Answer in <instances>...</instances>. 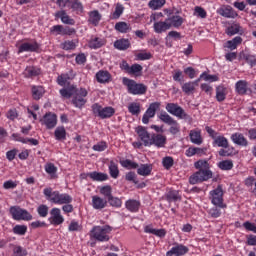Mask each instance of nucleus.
<instances>
[{
	"label": "nucleus",
	"mask_w": 256,
	"mask_h": 256,
	"mask_svg": "<svg viewBox=\"0 0 256 256\" xmlns=\"http://www.w3.org/2000/svg\"><path fill=\"white\" fill-rule=\"evenodd\" d=\"M43 93H45V89H43L42 86L32 87V96L33 99H36V101L43 97Z\"/></svg>",
	"instance_id": "obj_43"
},
{
	"label": "nucleus",
	"mask_w": 256,
	"mask_h": 256,
	"mask_svg": "<svg viewBox=\"0 0 256 256\" xmlns=\"http://www.w3.org/2000/svg\"><path fill=\"white\" fill-rule=\"evenodd\" d=\"M123 11H125V7H123V5L121 4L116 5L115 11L112 15L113 19H119V17L123 15Z\"/></svg>",
	"instance_id": "obj_56"
},
{
	"label": "nucleus",
	"mask_w": 256,
	"mask_h": 256,
	"mask_svg": "<svg viewBox=\"0 0 256 256\" xmlns=\"http://www.w3.org/2000/svg\"><path fill=\"white\" fill-rule=\"evenodd\" d=\"M241 32V26L239 24H233L226 29V33L229 37H233V35H237V33Z\"/></svg>",
	"instance_id": "obj_49"
},
{
	"label": "nucleus",
	"mask_w": 256,
	"mask_h": 256,
	"mask_svg": "<svg viewBox=\"0 0 256 256\" xmlns=\"http://www.w3.org/2000/svg\"><path fill=\"white\" fill-rule=\"evenodd\" d=\"M123 83L128 87V92L132 95H145L147 92V86L143 84H137L135 80L124 78Z\"/></svg>",
	"instance_id": "obj_8"
},
{
	"label": "nucleus",
	"mask_w": 256,
	"mask_h": 256,
	"mask_svg": "<svg viewBox=\"0 0 256 256\" xmlns=\"http://www.w3.org/2000/svg\"><path fill=\"white\" fill-rule=\"evenodd\" d=\"M166 21L168 22V25H170V29L171 27H175L177 29L183 25V17L179 15H172L166 18Z\"/></svg>",
	"instance_id": "obj_24"
},
{
	"label": "nucleus",
	"mask_w": 256,
	"mask_h": 256,
	"mask_svg": "<svg viewBox=\"0 0 256 256\" xmlns=\"http://www.w3.org/2000/svg\"><path fill=\"white\" fill-rule=\"evenodd\" d=\"M41 73V70L39 68H35L33 66H29L25 69L24 71V76L25 77H37Z\"/></svg>",
	"instance_id": "obj_42"
},
{
	"label": "nucleus",
	"mask_w": 256,
	"mask_h": 256,
	"mask_svg": "<svg viewBox=\"0 0 256 256\" xmlns=\"http://www.w3.org/2000/svg\"><path fill=\"white\" fill-rule=\"evenodd\" d=\"M158 118L162 123H165L166 125H169V133L171 135H177L181 132V126L179 125V122L177 120H174L171 115H169L167 112L163 111L159 114Z\"/></svg>",
	"instance_id": "obj_2"
},
{
	"label": "nucleus",
	"mask_w": 256,
	"mask_h": 256,
	"mask_svg": "<svg viewBox=\"0 0 256 256\" xmlns=\"http://www.w3.org/2000/svg\"><path fill=\"white\" fill-rule=\"evenodd\" d=\"M120 165L124 167L125 169H137L139 167V164L137 162H133L129 159L120 161Z\"/></svg>",
	"instance_id": "obj_50"
},
{
	"label": "nucleus",
	"mask_w": 256,
	"mask_h": 256,
	"mask_svg": "<svg viewBox=\"0 0 256 256\" xmlns=\"http://www.w3.org/2000/svg\"><path fill=\"white\" fill-rule=\"evenodd\" d=\"M43 193L48 201L55 203V205H68V203H73V197L67 193L53 191L51 188L44 189Z\"/></svg>",
	"instance_id": "obj_1"
},
{
	"label": "nucleus",
	"mask_w": 256,
	"mask_h": 256,
	"mask_svg": "<svg viewBox=\"0 0 256 256\" xmlns=\"http://www.w3.org/2000/svg\"><path fill=\"white\" fill-rule=\"evenodd\" d=\"M68 79H70L69 74H62V75L58 76L57 83L61 87H65V85H67Z\"/></svg>",
	"instance_id": "obj_63"
},
{
	"label": "nucleus",
	"mask_w": 256,
	"mask_h": 256,
	"mask_svg": "<svg viewBox=\"0 0 256 256\" xmlns=\"http://www.w3.org/2000/svg\"><path fill=\"white\" fill-rule=\"evenodd\" d=\"M88 21L94 25V27H97V25H99V21H101V13L97 10L90 11L88 13Z\"/></svg>",
	"instance_id": "obj_28"
},
{
	"label": "nucleus",
	"mask_w": 256,
	"mask_h": 256,
	"mask_svg": "<svg viewBox=\"0 0 256 256\" xmlns=\"http://www.w3.org/2000/svg\"><path fill=\"white\" fill-rule=\"evenodd\" d=\"M100 193H101V195L106 197L108 200L113 197V195L111 194L112 189H111V186H109V185L101 187L100 188Z\"/></svg>",
	"instance_id": "obj_54"
},
{
	"label": "nucleus",
	"mask_w": 256,
	"mask_h": 256,
	"mask_svg": "<svg viewBox=\"0 0 256 256\" xmlns=\"http://www.w3.org/2000/svg\"><path fill=\"white\" fill-rule=\"evenodd\" d=\"M213 179V172L211 169H201L192 174L189 178L190 185H197V183H203Z\"/></svg>",
	"instance_id": "obj_5"
},
{
	"label": "nucleus",
	"mask_w": 256,
	"mask_h": 256,
	"mask_svg": "<svg viewBox=\"0 0 256 256\" xmlns=\"http://www.w3.org/2000/svg\"><path fill=\"white\" fill-rule=\"evenodd\" d=\"M166 111L170 113V115H174L178 119H185L186 121H191V116L185 113V110L176 103H168L166 104Z\"/></svg>",
	"instance_id": "obj_7"
},
{
	"label": "nucleus",
	"mask_w": 256,
	"mask_h": 256,
	"mask_svg": "<svg viewBox=\"0 0 256 256\" xmlns=\"http://www.w3.org/2000/svg\"><path fill=\"white\" fill-rule=\"evenodd\" d=\"M242 41L243 39L240 36H236L232 40L227 41L224 47H227V49L233 51L237 49V45H239Z\"/></svg>",
	"instance_id": "obj_40"
},
{
	"label": "nucleus",
	"mask_w": 256,
	"mask_h": 256,
	"mask_svg": "<svg viewBox=\"0 0 256 256\" xmlns=\"http://www.w3.org/2000/svg\"><path fill=\"white\" fill-rule=\"evenodd\" d=\"M113 231V228L109 225L105 226H94L91 230V236L96 239V241H109V233Z\"/></svg>",
	"instance_id": "obj_4"
},
{
	"label": "nucleus",
	"mask_w": 256,
	"mask_h": 256,
	"mask_svg": "<svg viewBox=\"0 0 256 256\" xmlns=\"http://www.w3.org/2000/svg\"><path fill=\"white\" fill-rule=\"evenodd\" d=\"M136 133H137L140 141H142L144 147H151V135L147 131V128H145L143 126H138L136 128Z\"/></svg>",
	"instance_id": "obj_14"
},
{
	"label": "nucleus",
	"mask_w": 256,
	"mask_h": 256,
	"mask_svg": "<svg viewBox=\"0 0 256 256\" xmlns=\"http://www.w3.org/2000/svg\"><path fill=\"white\" fill-rule=\"evenodd\" d=\"M54 137L56 141H65V139H67V131L65 130V127L58 126L54 131Z\"/></svg>",
	"instance_id": "obj_31"
},
{
	"label": "nucleus",
	"mask_w": 256,
	"mask_h": 256,
	"mask_svg": "<svg viewBox=\"0 0 256 256\" xmlns=\"http://www.w3.org/2000/svg\"><path fill=\"white\" fill-rule=\"evenodd\" d=\"M43 123L47 127V129H54V127L57 126V115L53 113L45 114Z\"/></svg>",
	"instance_id": "obj_20"
},
{
	"label": "nucleus",
	"mask_w": 256,
	"mask_h": 256,
	"mask_svg": "<svg viewBox=\"0 0 256 256\" xmlns=\"http://www.w3.org/2000/svg\"><path fill=\"white\" fill-rule=\"evenodd\" d=\"M217 13L226 19H235L238 15L231 6H223L217 10Z\"/></svg>",
	"instance_id": "obj_19"
},
{
	"label": "nucleus",
	"mask_w": 256,
	"mask_h": 256,
	"mask_svg": "<svg viewBox=\"0 0 256 256\" xmlns=\"http://www.w3.org/2000/svg\"><path fill=\"white\" fill-rule=\"evenodd\" d=\"M13 233L14 235H20L23 236L25 233H27V226L26 225H16L13 227Z\"/></svg>",
	"instance_id": "obj_51"
},
{
	"label": "nucleus",
	"mask_w": 256,
	"mask_h": 256,
	"mask_svg": "<svg viewBox=\"0 0 256 256\" xmlns=\"http://www.w3.org/2000/svg\"><path fill=\"white\" fill-rule=\"evenodd\" d=\"M77 91V87L75 86H69L68 88H62L60 90V95L64 97L65 99H71L75 95V92Z\"/></svg>",
	"instance_id": "obj_34"
},
{
	"label": "nucleus",
	"mask_w": 256,
	"mask_h": 256,
	"mask_svg": "<svg viewBox=\"0 0 256 256\" xmlns=\"http://www.w3.org/2000/svg\"><path fill=\"white\" fill-rule=\"evenodd\" d=\"M115 30L119 33H129L131 31V25L126 22H117L115 24Z\"/></svg>",
	"instance_id": "obj_41"
},
{
	"label": "nucleus",
	"mask_w": 256,
	"mask_h": 256,
	"mask_svg": "<svg viewBox=\"0 0 256 256\" xmlns=\"http://www.w3.org/2000/svg\"><path fill=\"white\" fill-rule=\"evenodd\" d=\"M49 222L51 225H62L65 222V218L61 215V209L52 208L50 211Z\"/></svg>",
	"instance_id": "obj_15"
},
{
	"label": "nucleus",
	"mask_w": 256,
	"mask_h": 256,
	"mask_svg": "<svg viewBox=\"0 0 256 256\" xmlns=\"http://www.w3.org/2000/svg\"><path fill=\"white\" fill-rule=\"evenodd\" d=\"M68 3L72 5V9L77 13H83V4L79 0H68Z\"/></svg>",
	"instance_id": "obj_53"
},
{
	"label": "nucleus",
	"mask_w": 256,
	"mask_h": 256,
	"mask_svg": "<svg viewBox=\"0 0 256 256\" xmlns=\"http://www.w3.org/2000/svg\"><path fill=\"white\" fill-rule=\"evenodd\" d=\"M92 113L95 117H100V119H110L115 115V108L108 106H101L99 103H95L92 105Z\"/></svg>",
	"instance_id": "obj_6"
},
{
	"label": "nucleus",
	"mask_w": 256,
	"mask_h": 256,
	"mask_svg": "<svg viewBox=\"0 0 256 256\" xmlns=\"http://www.w3.org/2000/svg\"><path fill=\"white\" fill-rule=\"evenodd\" d=\"M151 171H153V166L151 164H141L137 169L138 175H141L142 177L151 175Z\"/></svg>",
	"instance_id": "obj_29"
},
{
	"label": "nucleus",
	"mask_w": 256,
	"mask_h": 256,
	"mask_svg": "<svg viewBox=\"0 0 256 256\" xmlns=\"http://www.w3.org/2000/svg\"><path fill=\"white\" fill-rule=\"evenodd\" d=\"M128 111L131 115H139L141 113V104L132 102L128 105Z\"/></svg>",
	"instance_id": "obj_44"
},
{
	"label": "nucleus",
	"mask_w": 256,
	"mask_h": 256,
	"mask_svg": "<svg viewBox=\"0 0 256 256\" xmlns=\"http://www.w3.org/2000/svg\"><path fill=\"white\" fill-rule=\"evenodd\" d=\"M45 171L48 173L49 176H51L52 179H55L57 177V168L55 167V164L48 163L45 165Z\"/></svg>",
	"instance_id": "obj_45"
},
{
	"label": "nucleus",
	"mask_w": 256,
	"mask_h": 256,
	"mask_svg": "<svg viewBox=\"0 0 256 256\" xmlns=\"http://www.w3.org/2000/svg\"><path fill=\"white\" fill-rule=\"evenodd\" d=\"M243 59H245L246 63H249L250 67L256 66V57L249 54H243Z\"/></svg>",
	"instance_id": "obj_60"
},
{
	"label": "nucleus",
	"mask_w": 256,
	"mask_h": 256,
	"mask_svg": "<svg viewBox=\"0 0 256 256\" xmlns=\"http://www.w3.org/2000/svg\"><path fill=\"white\" fill-rule=\"evenodd\" d=\"M189 137L191 143H194V145H201L203 143V137H201V131L199 130H191Z\"/></svg>",
	"instance_id": "obj_27"
},
{
	"label": "nucleus",
	"mask_w": 256,
	"mask_h": 256,
	"mask_svg": "<svg viewBox=\"0 0 256 256\" xmlns=\"http://www.w3.org/2000/svg\"><path fill=\"white\" fill-rule=\"evenodd\" d=\"M50 33H52V35H73V33H75V29L55 25L50 29Z\"/></svg>",
	"instance_id": "obj_18"
},
{
	"label": "nucleus",
	"mask_w": 256,
	"mask_h": 256,
	"mask_svg": "<svg viewBox=\"0 0 256 256\" xmlns=\"http://www.w3.org/2000/svg\"><path fill=\"white\" fill-rule=\"evenodd\" d=\"M166 201H168V203H177V201H181V195H179V191L170 190L166 194Z\"/></svg>",
	"instance_id": "obj_33"
},
{
	"label": "nucleus",
	"mask_w": 256,
	"mask_h": 256,
	"mask_svg": "<svg viewBox=\"0 0 256 256\" xmlns=\"http://www.w3.org/2000/svg\"><path fill=\"white\" fill-rule=\"evenodd\" d=\"M182 91L186 93V95H191V93L195 91V84L192 82L184 83L182 86Z\"/></svg>",
	"instance_id": "obj_52"
},
{
	"label": "nucleus",
	"mask_w": 256,
	"mask_h": 256,
	"mask_svg": "<svg viewBox=\"0 0 256 256\" xmlns=\"http://www.w3.org/2000/svg\"><path fill=\"white\" fill-rule=\"evenodd\" d=\"M126 209L131 211V213H137L139 211V207H141V203L137 200H128L125 203Z\"/></svg>",
	"instance_id": "obj_36"
},
{
	"label": "nucleus",
	"mask_w": 256,
	"mask_h": 256,
	"mask_svg": "<svg viewBox=\"0 0 256 256\" xmlns=\"http://www.w3.org/2000/svg\"><path fill=\"white\" fill-rule=\"evenodd\" d=\"M88 177H90V179H92V181H107V179H109V176L103 172H90L88 174Z\"/></svg>",
	"instance_id": "obj_32"
},
{
	"label": "nucleus",
	"mask_w": 256,
	"mask_h": 256,
	"mask_svg": "<svg viewBox=\"0 0 256 256\" xmlns=\"http://www.w3.org/2000/svg\"><path fill=\"white\" fill-rule=\"evenodd\" d=\"M108 202L110 203L111 207H121L123 205V202L118 197H111L108 199Z\"/></svg>",
	"instance_id": "obj_64"
},
{
	"label": "nucleus",
	"mask_w": 256,
	"mask_h": 256,
	"mask_svg": "<svg viewBox=\"0 0 256 256\" xmlns=\"http://www.w3.org/2000/svg\"><path fill=\"white\" fill-rule=\"evenodd\" d=\"M153 28L155 33L161 34L165 33V31H169V29H171V24H169L166 19L165 21L155 22Z\"/></svg>",
	"instance_id": "obj_21"
},
{
	"label": "nucleus",
	"mask_w": 256,
	"mask_h": 256,
	"mask_svg": "<svg viewBox=\"0 0 256 256\" xmlns=\"http://www.w3.org/2000/svg\"><path fill=\"white\" fill-rule=\"evenodd\" d=\"M189 253V248L185 245L178 244L172 247L167 253L166 256H183Z\"/></svg>",
	"instance_id": "obj_17"
},
{
	"label": "nucleus",
	"mask_w": 256,
	"mask_h": 256,
	"mask_svg": "<svg viewBox=\"0 0 256 256\" xmlns=\"http://www.w3.org/2000/svg\"><path fill=\"white\" fill-rule=\"evenodd\" d=\"M13 256H27V250L21 246H14Z\"/></svg>",
	"instance_id": "obj_55"
},
{
	"label": "nucleus",
	"mask_w": 256,
	"mask_h": 256,
	"mask_svg": "<svg viewBox=\"0 0 256 256\" xmlns=\"http://www.w3.org/2000/svg\"><path fill=\"white\" fill-rule=\"evenodd\" d=\"M231 139H232L233 143H235V145H240L242 147H247V145H248L247 138L245 136H243V134H241V133L232 134Z\"/></svg>",
	"instance_id": "obj_25"
},
{
	"label": "nucleus",
	"mask_w": 256,
	"mask_h": 256,
	"mask_svg": "<svg viewBox=\"0 0 256 256\" xmlns=\"http://www.w3.org/2000/svg\"><path fill=\"white\" fill-rule=\"evenodd\" d=\"M247 81L245 80H240L238 82H236L235 84V89H236V93H238V95H246L247 94Z\"/></svg>",
	"instance_id": "obj_35"
},
{
	"label": "nucleus",
	"mask_w": 256,
	"mask_h": 256,
	"mask_svg": "<svg viewBox=\"0 0 256 256\" xmlns=\"http://www.w3.org/2000/svg\"><path fill=\"white\" fill-rule=\"evenodd\" d=\"M56 17H59L62 23H65L66 25H73V23H75V20L71 19L65 10L57 12Z\"/></svg>",
	"instance_id": "obj_38"
},
{
	"label": "nucleus",
	"mask_w": 256,
	"mask_h": 256,
	"mask_svg": "<svg viewBox=\"0 0 256 256\" xmlns=\"http://www.w3.org/2000/svg\"><path fill=\"white\" fill-rule=\"evenodd\" d=\"M10 214L15 221H31L33 219V215L29 211L19 206L10 207Z\"/></svg>",
	"instance_id": "obj_9"
},
{
	"label": "nucleus",
	"mask_w": 256,
	"mask_h": 256,
	"mask_svg": "<svg viewBox=\"0 0 256 256\" xmlns=\"http://www.w3.org/2000/svg\"><path fill=\"white\" fill-rule=\"evenodd\" d=\"M109 173L113 179H117V177H119V167L113 161H110Z\"/></svg>",
	"instance_id": "obj_48"
},
{
	"label": "nucleus",
	"mask_w": 256,
	"mask_h": 256,
	"mask_svg": "<svg viewBox=\"0 0 256 256\" xmlns=\"http://www.w3.org/2000/svg\"><path fill=\"white\" fill-rule=\"evenodd\" d=\"M144 231L145 233L156 235V237H165V235H167V231L165 229H155L151 226H146Z\"/></svg>",
	"instance_id": "obj_37"
},
{
	"label": "nucleus",
	"mask_w": 256,
	"mask_h": 256,
	"mask_svg": "<svg viewBox=\"0 0 256 256\" xmlns=\"http://www.w3.org/2000/svg\"><path fill=\"white\" fill-rule=\"evenodd\" d=\"M206 131L208 135H210V137L213 139V147H222V149L229 148V140H227L225 136L220 135L218 132H216L209 126H206Z\"/></svg>",
	"instance_id": "obj_3"
},
{
	"label": "nucleus",
	"mask_w": 256,
	"mask_h": 256,
	"mask_svg": "<svg viewBox=\"0 0 256 256\" xmlns=\"http://www.w3.org/2000/svg\"><path fill=\"white\" fill-rule=\"evenodd\" d=\"M37 213L40 217H47V215H49V207L42 204L37 208Z\"/></svg>",
	"instance_id": "obj_57"
},
{
	"label": "nucleus",
	"mask_w": 256,
	"mask_h": 256,
	"mask_svg": "<svg viewBox=\"0 0 256 256\" xmlns=\"http://www.w3.org/2000/svg\"><path fill=\"white\" fill-rule=\"evenodd\" d=\"M218 167L222 171H231L233 169V161L232 160H223L218 163Z\"/></svg>",
	"instance_id": "obj_46"
},
{
	"label": "nucleus",
	"mask_w": 256,
	"mask_h": 256,
	"mask_svg": "<svg viewBox=\"0 0 256 256\" xmlns=\"http://www.w3.org/2000/svg\"><path fill=\"white\" fill-rule=\"evenodd\" d=\"M157 147L158 149H161L167 145V136L163 134H152L151 140H150V147L151 146Z\"/></svg>",
	"instance_id": "obj_16"
},
{
	"label": "nucleus",
	"mask_w": 256,
	"mask_h": 256,
	"mask_svg": "<svg viewBox=\"0 0 256 256\" xmlns=\"http://www.w3.org/2000/svg\"><path fill=\"white\" fill-rule=\"evenodd\" d=\"M105 45V40L99 37L92 38L89 41L90 49H101Z\"/></svg>",
	"instance_id": "obj_39"
},
{
	"label": "nucleus",
	"mask_w": 256,
	"mask_h": 256,
	"mask_svg": "<svg viewBox=\"0 0 256 256\" xmlns=\"http://www.w3.org/2000/svg\"><path fill=\"white\" fill-rule=\"evenodd\" d=\"M173 163H174V160H173V157L171 156H166L162 160V165L166 169H171L173 167Z\"/></svg>",
	"instance_id": "obj_58"
},
{
	"label": "nucleus",
	"mask_w": 256,
	"mask_h": 256,
	"mask_svg": "<svg viewBox=\"0 0 256 256\" xmlns=\"http://www.w3.org/2000/svg\"><path fill=\"white\" fill-rule=\"evenodd\" d=\"M194 15H196V17H200V19H205V17H207V12L202 7L196 6L194 9Z\"/></svg>",
	"instance_id": "obj_59"
},
{
	"label": "nucleus",
	"mask_w": 256,
	"mask_h": 256,
	"mask_svg": "<svg viewBox=\"0 0 256 256\" xmlns=\"http://www.w3.org/2000/svg\"><path fill=\"white\" fill-rule=\"evenodd\" d=\"M115 49H118V51H127L129 47H131V42L129 39H119L114 42Z\"/></svg>",
	"instance_id": "obj_26"
},
{
	"label": "nucleus",
	"mask_w": 256,
	"mask_h": 256,
	"mask_svg": "<svg viewBox=\"0 0 256 256\" xmlns=\"http://www.w3.org/2000/svg\"><path fill=\"white\" fill-rule=\"evenodd\" d=\"M39 51V43L35 40L22 42L18 46V54L20 53H36Z\"/></svg>",
	"instance_id": "obj_12"
},
{
	"label": "nucleus",
	"mask_w": 256,
	"mask_h": 256,
	"mask_svg": "<svg viewBox=\"0 0 256 256\" xmlns=\"http://www.w3.org/2000/svg\"><path fill=\"white\" fill-rule=\"evenodd\" d=\"M194 167L198 170L209 169V162L207 160H198L194 163Z\"/></svg>",
	"instance_id": "obj_61"
},
{
	"label": "nucleus",
	"mask_w": 256,
	"mask_h": 256,
	"mask_svg": "<svg viewBox=\"0 0 256 256\" xmlns=\"http://www.w3.org/2000/svg\"><path fill=\"white\" fill-rule=\"evenodd\" d=\"M165 5V0H150L148 3V7L152 9V11H157V9H161Z\"/></svg>",
	"instance_id": "obj_47"
},
{
	"label": "nucleus",
	"mask_w": 256,
	"mask_h": 256,
	"mask_svg": "<svg viewBox=\"0 0 256 256\" xmlns=\"http://www.w3.org/2000/svg\"><path fill=\"white\" fill-rule=\"evenodd\" d=\"M160 107V102L151 103L142 117V123H144V125L149 124V119H153V117H155V114L159 111Z\"/></svg>",
	"instance_id": "obj_13"
},
{
	"label": "nucleus",
	"mask_w": 256,
	"mask_h": 256,
	"mask_svg": "<svg viewBox=\"0 0 256 256\" xmlns=\"http://www.w3.org/2000/svg\"><path fill=\"white\" fill-rule=\"evenodd\" d=\"M87 95H88L87 89L76 88V91L74 92L73 99H72L73 105L78 109H81L82 107H84L85 103H87V99H85Z\"/></svg>",
	"instance_id": "obj_10"
},
{
	"label": "nucleus",
	"mask_w": 256,
	"mask_h": 256,
	"mask_svg": "<svg viewBox=\"0 0 256 256\" xmlns=\"http://www.w3.org/2000/svg\"><path fill=\"white\" fill-rule=\"evenodd\" d=\"M96 81L98 83H110L111 81V73L109 71L100 70L96 73Z\"/></svg>",
	"instance_id": "obj_23"
},
{
	"label": "nucleus",
	"mask_w": 256,
	"mask_h": 256,
	"mask_svg": "<svg viewBox=\"0 0 256 256\" xmlns=\"http://www.w3.org/2000/svg\"><path fill=\"white\" fill-rule=\"evenodd\" d=\"M141 71H143V66L140 64H133L128 73H130V75H137V73H141Z\"/></svg>",
	"instance_id": "obj_62"
},
{
	"label": "nucleus",
	"mask_w": 256,
	"mask_h": 256,
	"mask_svg": "<svg viewBox=\"0 0 256 256\" xmlns=\"http://www.w3.org/2000/svg\"><path fill=\"white\" fill-rule=\"evenodd\" d=\"M225 99H227V88L223 85L216 87V100L221 103Z\"/></svg>",
	"instance_id": "obj_30"
},
{
	"label": "nucleus",
	"mask_w": 256,
	"mask_h": 256,
	"mask_svg": "<svg viewBox=\"0 0 256 256\" xmlns=\"http://www.w3.org/2000/svg\"><path fill=\"white\" fill-rule=\"evenodd\" d=\"M92 207L93 209L101 211V209H105V207H107V200L99 196H92Z\"/></svg>",
	"instance_id": "obj_22"
},
{
	"label": "nucleus",
	"mask_w": 256,
	"mask_h": 256,
	"mask_svg": "<svg viewBox=\"0 0 256 256\" xmlns=\"http://www.w3.org/2000/svg\"><path fill=\"white\" fill-rule=\"evenodd\" d=\"M210 199L212 205H215V207H219L220 209H225L227 207L223 203V188L221 186H218L216 189L210 191Z\"/></svg>",
	"instance_id": "obj_11"
}]
</instances>
